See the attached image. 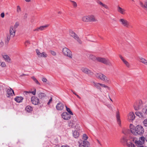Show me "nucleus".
<instances>
[{
  "label": "nucleus",
  "instance_id": "f257e3e1",
  "mask_svg": "<svg viewBox=\"0 0 147 147\" xmlns=\"http://www.w3.org/2000/svg\"><path fill=\"white\" fill-rule=\"evenodd\" d=\"M129 127L130 131L134 135H141L144 132V128L140 125H138L135 127L133 124H130Z\"/></svg>",
  "mask_w": 147,
  "mask_h": 147
},
{
  "label": "nucleus",
  "instance_id": "f03ea898",
  "mask_svg": "<svg viewBox=\"0 0 147 147\" xmlns=\"http://www.w3.org/2000/svg\"><path fill=\"white\" fill-rule=\"evenodd\" d=\"M95 76L98 79H100L106 82L109 83L110 81L109 78L102 73H96L95 74Z\"/></svg>",
  "mask_w": 147,
  "mask_h": 147
},
{
  "label": "nucleus",
  "instance_id": "7ed1b4c3",
  "mask_svg": "<svg viewBox=\"0 0 147 147\" xmlns=\"http://www.w3.org/2000/svg\"><path fill=\"white\" fill-rule=\"evenodd\" d=\"M97 61L109 66L112 65L111 62L107 58L98 57Z\"/></svg>",
  "mask_w": 147,
  "mask_h": 147
},
{
  "label": "nucleus",
  "instance_id": "20e7f679",
  "mask_svg": "<svg viewBox=\"0 0 147 147\" xmlns=\"http://www.w3.org/2000/svg\"><path fill=\"white\" fill-rule=\"evenodd\" d=\"M143 103L141 100L137 101L135 103L134 108L136 111H138L141 109L143 107Z\"/></svg>",
  "mask_w": 147,
  "mask_h": 147
},
{
  "label": "nucleus",
  "instance_id": "39448f33",
  "mask_svg": "<svg viewBox=\"0 0 147 147\" xmlns=\"http://www.w3.org/2000/svg\"><path fill=\"white\" fill-rule=\"evenodd\" d=\"M119 21L121 24L124 27L129 28L130 26L131 28H132V26H129V22L125 19L121 18L119 20Z\"/></svg>",
  "mask_w": 147,
  "mask_h": 147
},
{
  "label": "nucleus",
  "instance_id": "423d86ee",
  "mask_svg": "<svg viewBox=\"0 0 147 147\" xmlns=\"http://www.w3.org/2000/svg\"><path fill=\"white\" fill-rule=\"evenodd\" d=\"M62 52L65 56H66L70 58H72V55L71 51L68 48L65 47L63 49Z\"/></svg>",
  "mask_w": 147,
  "mask_h": 147
},
{
  "label": "nucleus",
  "instance_id": "0eeeda50",
  "mask_svg": "<svg viewBox=\"0 0 147 147\" xmlns=\"http://www.w3.org/2000/svg\"><path fill=\"white\" fill-rule=\"evenodd\" d=\"M69 34L76 40L79 43L81 44L82 43L81 41L79 38L78 35L73 31L70 30H69Z\"/></svg>",
  "mask_w": 147,
  "mask_h": 147
},
{
  "label": "nucleus",
  "instance_id": "6e6552de",
  "mask_svg": "<svg viewBox=\"0 0 147 147\" xmlns=\"http://www.w3.org/2000/svg\"><path fill=\"white\" fill-rule=\"evenodd\" d=\"M31 101L32 103L35 105H38L40 103L39 99L35 96L31 97Z\"/></svg>",
  "mask_w": 147,
  "mask_h": 147
},
{
  "label": "nucleus",
  "instance_id": "1a4fd4ad",
  "mask_svg": "<svg viewBox=\"0 0 147 147\" xmlns=\"http://www.w3.org/2000/svg\"><path fill=\"white\" fill-rule=\"evenodd\" d=\"M79 146L82 145L83 147H90V144L88 142L86 141H82L80 140L78 141Z\"/></svg>",
  "mask_w": 147,
  "mask_h": 147
},
{
  "label": "nucleus",
  "instance_id": "9d476101",
  "mask_svg": "<svg viewBox=\"0 0 147 147\" xmlns=\"http://www.w3.org/2000/svg\"><path fill=\"white\" fill-rule=\"evenodd\" d=\"M81 70L84 73L90 76H92L93 74L92 72L87 68L82 67L81 69Z\"/></svg>",
  "mask_w": 147,
  "mask_h": 147
},
{
  "label": "nucleus",
  "instance_id": "9b49d317",
  "mask_svg": "<svg viewBox=\"0 0 147 147\" xmlns=\"http://www.w3.org/2000/svg\"><path fill=\"white\" fill-rule=\"evenodd\" d=\"M127 119L129 121L134 120L135 118V116L134 112H130L127 115Z\"/></svg>",
  "mask_w": 147,
  "mask_h": 147
},
{
  "label": "nucleus",
  "instance_id": "f8f14e48",
  "mask_svg": "<svg viewBox=\"0 0 147 147\" xmlns=\"http://www.w3.org/2000/svg\"><path fill=\"white\" fill-rule=\"evenodd\" d=\"M62 118L66 120H68L71 118V116L67 113L64 112L62 114Z\"/></svg>",
  "mask_w": 147,
  "mask_h": 147
},
{
  "label": "nucleus",
  "instance_id": "ddd939ff",
  "mask_svg": "<svg viewBox=\"0 0 147 147\" xmlns=\"http://www.w3.org/2000/svg\"><path fill=\"white\" fill-rule=\"evenodd\" d=\"M119 57L121 59V60L123 61L124 63L126 65V66L128 68L129 67H130V65L129 62H127L126 60H125L121 55H119Z\"/></svg>",
  "mask_w": 147,
  "mask_h": 147
},
{
  "label": "nucleus",
  "instance_id": "4468645a",
  "mask_svg": "<svg viewBox=\"0 0 147 147\" xmlns=\"http://www.w3.org/2000/svg\"><path fill=\"white\" fill-rule=\"evenodd\" d=\"M7 93L8 95V97H9L11 96H12L13 95H14L13 90L10 88L7 89Z\"/></svg>",
  "mask_w": 147,
  "mask_h": 147
},
{
  "label": "nucleus",
  "instance_id": "2eb2a0df",
  "mask_svg": "<svg viewBox=\"0 0 147 147\" xmlns=\"http://www.w3.org/2000/svg\"><path fill=\"white\" fill-rule=\"evenodd\" d=\"M88 17L89 22H96L98 21V20L96 18L94 15H89Z\"/></svg>",
  "mask_w": 147,
  "mask_h": 147
},
{
  "label": "nucleus",
  "instance_id": "dca6fc26",
  "mask_svg": "<svg viewBox=\"0 0 147 147\" xmlns=\"http://www.w3.org/2000/svg\"><path fill=\"white\" fill-rule=\"evenodd\" d=\"M77 119H75L74 120H71L69 123L68 125L71 127H74L76 124Z\"/></svg>",
  "mask_w": 147,
  "mask_h": 147
},
{
  "label": "nucleus",
  "instance_id": "f3484780",
  "mask_svg": "<svg viewBox=\"0 0 147 147\" xmlns=\"http://www.w3.org/2000/svg\"><path fill=\"white\" fill-rule=\"evenodd\" d=\"M16 30L14 29L13 27H11L9 30V33L10 36L13 37L15 34Z\"/></svg>",
  "mask_w": 147,
  "mask_h": 147
},
{
  "label": "nucleus",
  "instance_id": "a211bd4d",
  "mask_svg": "<svg viewBox=\"0 0 147 147\" xmlns=\"http://www.w3.org/2000/svg\"><path fill=\"white\" fill-rule=\"evenodd\" d=\"M117 11L122 14L124 15L125 13V10L121 7L119 6H117Z\"/></svg>",
  "mask_w": 147,
  "mask_h": 147
},
{
  "label": "nucleus",
  "instance_id": "6ab92c4d",
  "mask_svg": "<svg viewBox=\"0 0 147 147\" xmlns=\"http://www.w3.org/2000/svg\"><path fill=\"white\" fill-rule=\"evenodd\" d=\"M64 108L63 105L61 102L58 103L56 106V108L58 110H61Z\"/></svg>",
  "mask_w": 147,
  "mask_h": 147
},
{
  "label": "nucleus",
  "instance_id": "aec40b11",
  "mask_svg": "<svg viewBox=\"0 0 147 147\" xmlns=\"http://www.w3.org/2000/svg\"><path fill=\"white\" fill-rule=\"evenodd\" d=\"M96 2L100 6H102V7H104L106 9H109V8L108 5H107L103 3L101 1H100L99 0H97L96 1Z\"/></svg>",
  "mask_w": 147,
  "mask_h": 147
},
{
  "label": "nucleus",
  "instance_id": "412c9836",
  "mask_svg": "<svg viewBox=\"0 0 147 147\" xmlns=\"http://www.w3.org/2000/svg\"><path fill=\"white\" fill-rule=\"evenodd\" d=\"M120 115L119 112H117L116 113V118L117 123L120 126H121V121L120 119Z\"/></svg>",
  "mask_w": 147,
  "mask_h": 147
},
{
  "label": "nucleus",
  "instance_id": "4be33fe9",
  "mask_svg": "<svg viewBox=\"0 0 147 147\" xmlns=\"http://www.w3.org/2000/svg\"><path fill=\"white\" fill-rule=\"evenodd\" d=\"M2 57L4 59L5 61L7 62H10L11 59L8 55H2Z\"/></svg>",
  "mask_w": 147,
  "mask_h": 147
},
{
  "label": "nucleus",
  "instance_id": "5701e85b",
  "mask_svg": "<svg viewBox=\"0 0 147 147\" xmlns=\"http://www.w3.org/2000/svg\"><path fill=\"white\" fill-rule=\"evenodd\" d=\"M38 96L41 99H43L46 96V94L44 93L40 92L38 94Z\"/></svg>",
  "mask_w": 147,
  "mask_h": 147
},
{
  "label": "nucleus",
  "instance_id": "b1692460",
  "mask_svg": "<svg viewBox=\"0 0 147 147\" xmlns=\"http://www.w3.org/2000/svg\"><path fill=\"white\" fill-rule=\"evenodd\" d=\"M23 98L21 97L17 96L14 98L15 100L18 102H22Z\"/></svg>",
  "mask_w": 147,
  "mask_h": 147
},
{
  "label": "nucleus",
  "instance_id": "393cba45",
  "mask_svg": "<svg viewBox=\"0 0 147 147\" xmlns=\"http://www.w3.org/2000/svg\"><path fill=\"white\" fill-rule=\"evenodd\" d=\"M93 84L94 86L97 89H98L99 90H101V88L100 87V83H96L95 82H93Z\"/></svg>",
  "mask_w": 147,
  "mask_h": 147
},
{
  "label": "nucleus",
  "instance_id": "a878e982",
  "mask_svg": "<svg viewBox=\"0 0 147 147\" xmlns=\"http://www.w3.org/2000/svg\"><path fill=\"white\" fill-rule=\"evenodd\" d=\"M136 115L140 117H144V114L141 112L136 111L135 112Z\"/></svg>",
  "mask_w": 147,
  "mask_h": 147
},
{
  "label": "nucleus",
  "instance_id": "bb28decb",
  "mask_svg": "<svg viewBox=\"0 0 147 147\" xmlns=\"http://www.w3.org/2000/svg\"><path fill=\"white\" fill-rule=\"evenodd\" d=\"M89 58L94 61H97L98 57H96L92 55H90L89 56Z\"/></svg>",
  "mask_w": 147,
  "mask_h": 147
},
{
  "label": "nucleus",
  "instance_id": "cd10ccee",
  "mask_svg": "<svg viewBox=\"0 0 147 147\" xmlns=\"http://www.w3.org/2000/svg\"><path fill=\"white\" fill-rule=\"evenodd\" d=\"M140 61L142 63L145 65H147V60L142 57L139 58Z\"/></svg>",
  "mask_w": 147,
  "mask_h": 147
},
{
  "label": "nucleus",
  "instance_id": "c85d7f7f",
  "mask_svg": "<svg viewBox=\"0 0 147 147\" xmlns=\"http://www.w3.org/2000/svg\"><path fill=\"white\" fill-rule=\"evenodd\" d=\"M34 90L32 92L30 91H24V94H27L28 93H31L33 95H34L36 94V90L35 88H34Z\"/></svg>",
  "mask_w": 147,
  "mask_h": 147
},
{
  "label": "nucleus",
  "instance_id": "c756f323",
  "mask_svg": "<svg viewBox=\"0 0 147 147\" xmlns=\"http://www.w3.org/2000/svg\"><path fill=\"white\" fill-rule=\"evenodd\" d=\"M82 20L84 22H89L88 16H85L82 17Z\"/></svg>",
  "mask_w": 147,
  "mask_h": 147
},
{
  "label": "nucleus",
  "instance_id": "7c9ffc66",
  "mask_svg": "<svg viewBox=\"0 0 147 147\" xmlns=\"http://www.w3.org/2000/svg\"><path fill=\"white\" fill-rule=\"evenodd\" d=\"M49 26V25H46L45 26H42L40 27V31H42L45 30L46 28Z\"/></svg>",
  "mask_w": 147,
  "mask_h": 147
},
{
  "label": "nucleus",
  "instance_id": "2f4dec72",
  "mask_svg": "<svg viewBox=\"0 0 147 147\" xmlns=\"http://www.w3.org/2000/svg\"><path fill=\"white\" fill-rule=\"evenodd\" d=\"M79 135V133L76 131H74L73 133V136L76 138L78 137Z\"/></svg>",
  "mask_w": 147,
  "mask_h": 147
},
{
  "label": "nucleus",
  "instance_id": "473e14b6",
  "mask_svg": "<svg viewBox=\"0 0 147 147\" xmlns=\"http://www.w3.org/2000/svg\"><path fill=\"white\" fill-rule=\"evenodd\" d=\"M32 109L33 108L32 107L30 106H28L26 108V110L28 112L32 111Z\"/></svg>",
  "mask_w": 147,
  "mask_h": 147
},
{
  "label": "nucleus",
  "instance_id": "72a5a7b5",
  "mask_svg": "<svg viewBox=\"0 0 147 147\" xmlns=\"http://www.w3.org/2000/svg\"><path fill=\"white\" fill-rule=\"evenodd\" d=\"M32 78L33 80L37 84L40 85V83L38 82L37 79L35 78L34 76H32L31 77Z\"/></svg>",
  "mask_w": 147,
  "mask_h": 147
},
{
  "label": "nucleus",
  "instance_id": "f704fd0d",
  "mask_svg": "<svg viewBox=\"0 0 147 147\" xmlns=\"http://www.w3.org/2000/svg\"><path fill=\"white\" fill-rule=\"evenodd\" d=\"M127 146L129 147H143L142 146L138 147V146H135L134 144L131 143H127Z\"/></svg>",
  "mask_w": 147,
  "mask_h": 147
},
{
  "label": "nucleus",
  "instance_id": "c9c22d12",
  "mask_svg": "<svg viewBox=\"0 0 147 147\" xmlns=\"http://www.w3.org/2000/svg\"><path fill=\"white\" fill-rule=\"evenodd\" d=\"M11 37L10 36V34H9V35H7V38L5 40V43H7L8 42H9V40H10Z\"/></svg>",
  "mask_w": 147,
  "mask_h": 147
},
{
  "label": "nucleus",
  "instance_id": "e433bc0d",
  "mask_svg": "<svg viewBox=\"0 0 147 147\" xmlns=\"http://www.w3.org/2000/svg\"><path fill=\"white\" fill-rule=\"evenodd\" d=\"M66 108V110L69 113L70 115H73V114L72 112L70 111V109L69 108L67 107V106H65Z\"/></svg>",
  "mask_w": 147,
  "mask_h": 147
},
{
  "label": "nucleus",
  "instance_id": "4c0bfd02",
  "mask_svg": "<svg viewBox=\"0 0 147 147\" xmlns=\"http://www.w3.org/2000/svg\"><path fill=\"white\" fill-rule=\"evenodd\" d=\"M39 56L40 57H43L45 58L47 57V55L45 52H43L41 53V56Z\"/></svg>",
  "mask_w": 147,
  "mask_h": 147
},
{
  "label": "nucleus",
  "instance_id": "58836bf2",
  "mask_svg": "<svg viewBox=\"0 0 147 147\" xmlns=\"http://www.w3.org/2000/svg\"><path fill=\"white\" fill-rule=\"evenodd\" d=\"M122 142H127V139L125 136L123 137L121 140Z\"/></svg>",
  "mask_w": 147,
  "mask_h": 147
},
{
  "label": "nucleus",
  "instance_id": "ea45409f",
  "mask_svg": "<svg viewBox=\"0 0 147 147\" xmlns=\"http://www.w3.org/2000/svg\"><path fill=\"white\" fill-rule=\"evenodd\" d=\"M70 1L72 3V5L74 8H76L77 7V4L76 2L73 1Z\"/></svg>",
  "mask_w": 147,
  "mask_h": 147
},
{
  "label": "nucleus",
  "instance_id": "a19ab883",
  "mask_svg": "<svg viewBox=\"0 0 147 147\" xmlns=\"http://www.w3.org/2000/svg\"><path fill=\"white\" fill-rule=\"evenodd\" d=\"M88 138V137L87 135L85 134H83L82 136V139L84 140H87Z\"/></svg>",
  "mask_w": 147,
  "mask_h": 147
},
{
  "label": "nucleus",
  "instance_id": "79ce46f5",
  "mask_svg": "<svg viewBox=\"0 0 147 147\" xmlns=\"http://www.w3.org/2000/svg\"><path fill=\"white\" fill-rule=\"evenodd\" d=\"M36 52L37 53V55L39 57H40L41 55V53L39 51L38 49L36 50Z\"/></svg>",
  "mask_w": 147,
  "mask_h": 147
},
{
  "label": "nucleus",
  "instance_id": "37998d69",
  "mask_svg": "<svg viewBox=\"0 0 147 147\" xmlns=\"http://www.w3.org/2000/svg\"><path fill=\"white\" fill-rule=\"evenodd\" d=\"M21 11V9L20 6L19 5L17 6V12L18 13L20 12Z\"/></svg>",
  "mask_w": 147,
  "mask_h": 147
},
{
  "label": "nucleus",
  "instance_id": "c03bdc74",
  "mask_svg": "<svg viewBox=\"0 0 147 147\" xmlns=\"http://www.w3.org/2000/svg\"><path fill=\"white\" fill-rule=\"evenodd\" d=\"M143 123L145 127H147V118L144 121Z\"/></svg>",
  "mask_w": 147,
  "mask_h": 147
},
{
  "label": "nucleus",
  "instance_id": "a18cd8bd",
  "mask_svg": "<svg viewBox=\"0 0 147 147\" xmlns=\"http://www.w3.org/2000/svg\"><path fill=\"white\" fill-rule=\"evenodd\" d=\"M100 86L104 88H107L108 89L109 88L108 86L105 85V84H100Z\"/></svg>",
  "mask_w": 147,
  "mask_h": 147
},
{
  "label": "nucleus",
  "instance_id": "49530a36",
  "mask_svg": "<svg viewBox=\"0 0 147 147\" xmlns=\"http://www.w3.org/2000/svg\"><path fill=\"white\" fill-rule=\"evenodd\" d=\"M0 65L2 67H5L6 66V64L4 62L1 63Z\"/></svg>",
  "mask_w": 147,
  "mask_h": 147
},
{
  "label": "nucleus",
  "instance_id": "de8ad7c7",
  "mask_svg": "<svg viewBox=\"0 0 147 147\" xmlns=\"http://www.w3.org/2000/svg\"><path fill=\"white\" fill-rule=\"evenodd\" d=\"M50 53L53 55L55 56L56 55V53L55 51H50Z\"/></svg>",
  "mask_w": 147,
  "mask_h": 147
},
{
  "label": "nucleus",
  "instance_id": "09e8293b",
  "mask_svg": "<svg viewBox=\"0 0 147 147\" xmlns=\"http://www.w3.org/2000/svg\"><path fill=\"white\" fill-rule=\"evenodd\" d=\"M19 24L18 22H16L15 23V25H14V28L15 29L17 28L18 26H19Z\"/></svg>",
  "mask_w": 147,
  "mask_h": 147
},
{
  "label": "nucleus",
  "instance_id": "8fccbe9b",
  "mask_svg": "<svg viewBox=\"0 0 147 147\" xmlns=\"http://www.w3.org/2000/svg\"><path fill=\"white\" fill-rule=\"evenodd\" d=\"M33 31H37L38 32H39V31H40V27H37L36 28L34 29Z\"/></svg>",
  "mask_w": 147,
  "mask_h": 147
},
{
  "label": "nucleus",
  "instance_id": "3c124183",
  "mask_svg": "<svg viewBox=\"0 0 147 147\" xmlns=\"http://www.w3.org/2000/svg\"><path fill=\"white\" fill-rule=\"evenodd\" d=\"M52 98L51 97V98L49 99V102L47 103V104L48 105H49L50 103L52 102Z\"/></svg>",
  "mask_w": 147,
  "mask_h": 147
},
{
  "label": "nucleus",
  "instance_id": "603ef678",
  "mask_svg": "<svg viewBox=\"0 0 147 147\" xmlns=\"http://www.w3.org/2000/svg\"><path fill=\"white\" fill-rule=\"evenodd\" d=\"M140 6L142 7H145V4L144 5L142 2H140Z\"/></svg>",
  "mask_w": 147,
  "mask_h": 147
},
{
  "label": "nucleus",
  "instance_id": "864d4df0",
  "mask_svg": "<svg viewBox=\"0 0 147 147\" xmlns=\"http://www.w3.org/2000/svg\"><path fill=\"white\" fill-rule=\"evenodd\" d=\"M43 82H46L47 81V80L45 78H43L42 80Z\"/></svg>",
  "mask_w": 147,
  "mask_h": 147
},
{
  "label": "nucleus",
  "instance_id": "5fc2aeb1",
  "mask_svg": "<svg viewBox=\"0 0 147 147\" xmlns=\"http://www.w3.org/2000/svg\"><path fill=\"white\" fill-rule=\"evenodd\" d=\"M5 16V14L4 13H2L1 14V16L2 18H3Z\"/></svg>",
  "mask_w": 147,
  "mask_h": 147
},
{
  "label": "nucleus",
  "instance_id": "6e6d98bb",
  "mask_svg": "<svg viewBox=\"0 0 147 147\" xmlns=\"http://www.w3.org/2000/svg\"><path fill=\"white\" fill-rule=\"evenodd\" d=\"M4 45V43L2 41L0 42V46L1 47H2Z\"/></svg>",
  "mask_w": 147,
  "mask_h": 147
},
{
  "label": "nucleus",
  "instance_id": "4d7b16f0",
  "mask_svg": "<svg viewBox=\"0 0 147 147\" xmlns=\"http://www.w3.org/2000/svg\"><path fill=\"white\" fill-rule=\"evenodd\" d=\"M145 7L147 8V1L145 3Z\"/></svg>",
  "mask_w": 147,
  "mask_h": 147
},
{
  "label": "nucleus",
  "instance_id": "13d9d810",
  "mask_svg": "<svg viewBox=\"0 0 147 147\" xmlns=\"http://www.w3.org/2000/svg\"><path fill=\"white\" fill-rule=\"evenodd\" d=\"M108 107L110 109H112V107L110 105H109Z\"/></svg>",
  "mask_w": 147,
  "mask_h": 147
},
{
  "label": "nucleus",
  "instance_id": "bf43d9fd",
  "mask_svg": "<svg viewBox=\"0 0 147 147\" xmlns=\"http://www.w3.org/2000/svg\"><path fill=\"white\" fill-rule=\"evenodd\" d=\"M61 147H69V146L67 145H65L63 146H62Z\"/></svg>",
  "mask_w": 147,
  "mask_h": 147
},
{
  "label": "nucleus",
  "instance_id": "052dcab7",
  "mask_svg": "<svg viewBox=\"0 0 147 147\" xmlns=\"http://www.w3.org/2000/svg\"><path fill=\"white\" fill-rule=\"evenodd\" d=\"M28 15L26 13L25 14L24 16V17L25 18H26L27 17Z\"/></svg>",
  "mask_w": 147,
  "mask_h": 147
},
{
  "label": "nucleus",
  "instance_id": "680f3d73",
  "mask_svg": "<svg viewBox=\"0 0 147 147\" xmlns=\"http://www.w3.org/2000/svg\"><path fill=\"white\" fill-rule=\"evenodd\" d=\"M30 43V42L29 41H26L25 42V44H29Z\"/></svg>",
  "mask_w": 147,
  "mask_h": 147
},
{
  "label": "nucleus",
  "instance_id": "e2e57ef3",
  "mask_svg": "<svg viewBox=\"0 0 147 147\" xmlns=\"http://www.w3.org/2000/svg\"><path fill=\"white\" fill-rule=\"evenodd\" d=\"M97 142L99 144H100V145H101V143H100V141L98 140H97Z\"/></svg>",
  "mask_w": 147,
  "mask_h": 147
},
{
  "label": "nucleus",
  "instance_id": "0e129e2a",
  "mask_svg": "<svg viewBox=\"0 0 147 147\" xmlns=\"http://www.w3.org/2000/svg\"><path fill=\"white\" fill-rule=\"evenodd\" d=\"M26 2H29L31 1L30 0H24Z\"/></svg>",
  "mask_w": 147,
  "mask_h": 147
},
{
  "label": "nucleus",
  "instance_id": "69168bd1",
  "mask_svg": "<svg viewBox=\"0 0 147 147\" xmlns=\"http://www.w3.org/2000/svg\"><path fill=\"white\" fill-rule=\"evenodd\" d=\"M76 96H77V97L79 98H80V99L81 98L80 97L79 95H78V94H76Z\"/></svg>",
  "mask_w": 147,
  "mask_h": 147
},
{
  "label": "nucleus",
  "instance_id": "338daca9",
  "mask_svg": "<svg viewBox=\"0 0 147 147\" xmlns=\"http://www.w3.org/2000/svg\"><path fill=\"white\" fill-rule=\"evenodd\" d=\"M71 92L74 94H75L76 95V94H77L73 90H71Z\"/></svg>",
  "mask_w": 147,
  "mask_h": 147
},
{
  "label": "nucleus",
  "instance_id": "774afa93",
  "mask_svg": "<svg viewBox=\"0 0 147 147\" xmlns=\"http://www.w3.org/2000/svg\"><path fill=\"white\" fill-rule=\"evenodd\" d=\"M58 13V14H61V12L60 11H58V12H57Z\"/></svg>",
  "mask_w": 147,
  "mask_h": 147
}]
</instances>
